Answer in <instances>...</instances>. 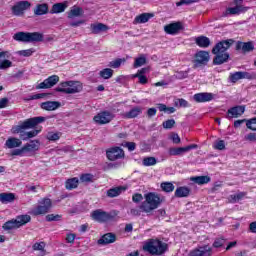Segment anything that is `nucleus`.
I'll list each match as a JSON object with an SVG mask.
<instances>
[{
	"instance_id": "obj_1",
	"label": "nucleus",
	"mask_w": 256,
	"mask_h": 256,
	"mask_svg": "<svg viewBox=\"0 0 256 256\" xmlns=\"http://www.w3.org/2000/svg\"><path fill=\"white\" fill-rule=\"evenodd\" d=\"M45 117L37 116L24 120L16 126H13L11 132L13 135H19V138L22 141H29V136H27L26 129H33V127H37L40 123H44Z\"/></svg>"
},
{
	"instance_id": "obj_2",
	"label": "nucleus",
	"mask_w": 256,
	"mask_h": 256,
	"mask_svg": "<svg viewBox=\"0 0 256 256\" xmlns=\"http://www.w3.org/2000/svg\"><path fill=\"white\" fill-rule=\"evenodd\" d=\"M142 249L152 256H163L169 251V244L158 238H150L144 242Z\"/></svg>"
},
{
	"instance_id": "obj_3",
	"label": "nucleus",
	"mask_w": 256,
	"mask_h": 256,
	"mask_svg": "<svg viewBox=\"0 0 256 256\" xmlns=\"http://www.w3.org/2000/svg\"><path fill=\"white\" fill-rule=\"evenodd\" d=\"M145 201L141 203L140 209L143 213H152L155 209H159L163 200L161 196L155 192H148L144 194Z\"/></svg>"
},
{
	"instance_id": "obj_4",
	"label": "nucleus",
	"mask_w": 256,
	"mask_h": 256,
	"mask_svg": "<svg viewBox=\"0 0 256 256\" xmlns=\"http://www.w3.org/2000/svg\"><path fill=\"white\" fill-rule=\"evenodd\" d=\"M27 223H31V216H29L28 214H22L16 216V218L5 222L2 228L4 229V231H11L13 229H19L20 227L27 225Z\"/></svg>"
},
{
	"instance_id": "obj_5",
	"label": "nucleus",
	"mask_w": 256,
	"mask_h": 256,
	"mask_svg": "<svg viewBox=\"0 0 256 256\" xmlns=\"http://www.w3.org/2000/svg\"><path fill=\"white\" fill-rule=\"evenodd\" d=\"M118 213L115 211L105 212L101 209H97L92 211L91 218L93 221H97V223H108V221H115Z\"/></svg>"
},
{
	"instance_id": "obj_6",
	"label": "nucleus",
	"mask_w": 256,
	"mask_h": 256,
	"mask_svg": "<svg viewBox=\"0 0 256 256\" xmlns=\"http://www.w3.org/2000/svg\"><path fill=\"white\" fill-rule=\"evenodd\" d=\"M53 207V202L49 198H43L39 205L32 209L31 215L39 217V215H47V212Z\"/></svg>"
},
{
	"instance_id": "obj_7",
	"label": "nucleus",
	"mask_w": 256,
	"mask_h": 256,
	"mask_svg": "<svg viewBox=\"0 0 256 256\" xmlns=\"http://www.w3.org/2000/svg\"><path fill=\"white\" fill-rule=\"evenodd\" d=\"M234 7L226 8L223 13L224 17H228V15H241V13H247L249 11V7L243 6V0H234Z\"/></svg>"
},
{
	"instance_id": "obj_8",
	"label": "nucleus",
	"mask_w": 256,
	"mask_h": 256,
	"mask_svg": "<svg viewBox=\"0 0 256 256\" xmlns=\"http://www.w3.org/2000/svg\"><path fill=\"white\" fill-rule=\"evenodd\" d=\"M198 148L199 145L197 144H190L184 147H170L168 149V155H170V157H181L182 155H185V153H189V151H192V149Z\"/></svg>"
},
{
	"instance_id": "obj_9",
	"label": "nucleus",
	"mask_w": 256,
	"mask_h": 256,
	"mask_svg": "<svg viewBox=\"0 0 256 256\" xmlns=\"http://www.w3.org/2000/svg\"><path fill=\"white\" fill-rule=\"evenodd\" d=\"M209 63V52L200 50L194 56V69L203 67Z\"/></svg>"
},
{
	"instance_id": "obj_10",
	"label": "nucleus",
	"mask_w": 256,
	"mask_h": 256,
	"mask_svg": "<svg viewBox=\"0 0 256 256\" xmlns=\"http://www.w3.org/2000/svg\"><path fill=\"white\" fill-rule=\"evenodd\" d=\"M106 157L109 161H117V159L125 157V152L121 147L115 146L106 151Z\"/></svg>"
},
{
	"instance_id": "obj_11",
	"label": "nucleus",
	"mask_w": 256,
	"mask_h": 256,
	"mask_svg": "<svg viewBox=\"0 0 256 256\" xmlns=\"http://www.w3.org/2000/svg\"><path fill=\"white\" fill-rule=\"evenodd\" d=\"M235 43L233 39L222 40L218 42L212 49V53H228V49H231V45Z\"/></svg>"
},
{
	"instance_id": "obj_12",
	"label": "nucleus",
	"mask_w": 256,
	"mask_h": 256,
	"mask_svg": "<svg viewBox=\"0 0 256 256\" xmlns=\"http://www.w3.org/2000/svg\"><path fill=\"white\" fill-rule=\"evenodd\" d=\"M243 113H245V105H236L227 110L226 119H239Z\"/></svg>"
},
{
	"instance_id": "obj_13",
	"label": "nucleus",
	"mask_w": 256,
	"mask_h": 256,
	"mask_svg": "<svg viewBox=\"0 0 256 256\" xmlns=\"http://www.w3.org/2000/svg\"><path fill=\"white\" fill-rule=\"evenodd\" d=\"M189 256H213V248L209 245L198 246L189 252Z\"/></svg>"
},
{
	"instance_id": "obj_14",
	"label": "nucleus",
	"mask_w": 256,
	"mask_h": 256,
	"mask_svg": "<svg viewBox=\"0 0 256 256\" xmlns=\"http://www.w3.org/2000/svg\"><path fill=\"white\" fill-rule=\"evenodd\" d=\"M31 7V2L29 1H19L14 6H12V13L16 17H19Z\"/></svg>"
},
{
	"instance_id": "obj_15",
	"label": "nucleus",
	"mask_w": 256,
	"mask_h": 256,
	"mask_svg": "<svg viewBox=\"0 0 256 256\" xmlns=\"http://www.w3.org/2000/svg\"><path fill=\"white\" fill-rule=\"evenodd\" d=\"M66 85H69V88L67 90H61L66 95H75V93H81L83 91V83L80 81L69 80V83H66Z\"/></svg>"
},
{
	"instance_id": "obj_16",
	"label": "nucleus",
	"mask_w": 256,
	"mask_h": 256,
	"mask_svg": "<svg viewBox=\"0 0 256 256\" xmlns=\"http://www.w3.org/2000/svg\"><path fill=\"white\" fill-rule=\"evenodd\" d=\"M59 82V76L52 75L46 78L43 82L36 86V89H51V87H55Z\"/></svg>"
},
{
	"instance_id": "obj_17",
	"label": "nucleus",
	"mask_w": 256,
	"mask_h": 256,
	"mask_svg": "<svg viewBox=\"0 0 256 256\" xmlns=\"http://www.w3.org/2000/svg\"><path fill=\"white\" fill-rule=\"evenodd\" d=\"M183 29V23L179 21L170 23L164 27V31L167 35H177V33H179V31H183Z\"/></svg>"
},
{
	"instance_id": "obj_18",
	"label": "nucleus",
	"mask_w": 256,
	"mask_h": 256,
	"mask_svg": "<svg viewBox=\"0 0 256 256\" xmlns=\"http://www.w3.org/2000/svg\"><path fill=\"white\" fill-rule=\"evenodd\" d=\"M236 51H242V53H251V51L255 50V44L253 41L243 42L237 41L236 42Z\"/></svg>"
},
{
	"instance_id": "obj_19",
	"label": "nucleus",
	"mask_w": 256,
	"mask_h": 256,
	"mask_svg": "<svg viewBox=\"0 0 256 256\" xmlns=\"http://www.w3.org/2000/svg\"><path fill=\"white\" fill-rule=\"evenodd\" d=\"M112 119L113 116L109 111H103L94 116L95 123H98L99 125H106V123H111Z\"/></svg>"
},
{
	"instance_id": "obj_20",
	"label": "nucleus",
	"mask_w": 256,
	"mask_h": 256,
	"mask_svg": "<svg viewBox=\"0 0 256 256\" xmlns=\"http://www.w3.org/2000/svg\"><path fill=\"white\" fill-rule=\"evenodd\" d=\"M214 97H215V95H213V93H209V92H201V93H197L193 96L194 101L196 103H209V101H213Z\"/></svg>"
},
{
	"instance_id": "obj_21",
	"label": "nucleus",
	"mask_w": 256,
	"mask_h": 256,
	"mask_svg": "<svg viewBox=\"0 0 256 256\" xmlns=\"http://www.w3.org/2000/svg\"><path fill=\"white\" fill-rule=\"evenodd\" d=\"M90 31L93 35H99V33H105V31H109V26L103 23H92L90 24Z\"/></svg>"
},
{
	"instance_id": "obj_22",
	"label": "nucleus",
	"mask_w": 256,
	"mask_h": 256,
	"mask_svg": "<svg viewBox=\"0 0 256 256\" xmlns=\"http://www.w3.org/2000/svg\"><path fill=\"white\" fill-rule=\"evenodd\" d=\"M117 241V235L114 233H106L99 240V245H110L111 243H115Z\"/></svg>"
},
{
	"instance_id": "obj_23",
	"label": "nucleus",
	"mask_w": 256,
	"mask_h": 256,
	"mask_svg": "<svg viewBox=\"0 0 256 256\" xmlns=\"http://www.w3.org/2000/svg\"><path fill=\"white\" fill-rule=\"evenodd\" d=\"M213 55H215L213 65H223V63H227L231 57L229 53H213Z\"/></svg>"
},
{
	"instance_id": "obj_24",
	"label": "nucleus",
	"mask_w": 256,
	"mask_h": 256,
	"mask_svg": "<svg viewBox=\"0 0 256 256\" xmlns=\"http://www.w3.org/2000/svg\"><path fill=\"white\" fill-rule=\"evenodd\" d=\"M153 17H155V14H153V13H142L135 17L133 24L139 25V24H143V23H148V21L150 19H153Z\"/></svg>"
},
{
	"instance_id": "obj_25",
	"label": "nucleus",
	"mask_w": 256,
	"mask_h": 256,
	"mask_svg": "<svg viewBox=\"0 0 256 256\" xmlns=\"http://www.w3.org/2000/svg\"><path fill=\"white\" fill-rule=\"evenodd\" d=\"M41 109L44 111H55L61 107V103L57 101H46L40 104Z\"/></svg>"
},
{
	"instance_id": "obj_26",
	"label": "nucleus",
	"mask_w": 256,
	"mask_h": 256,
	"mask_svg": "<svg viewBox=\"0 0 256 256\" xmlns=\"http://www.w3.org/2000/svg\"><path fill=\"white\" fill-rule=\"evenodd\" d=\"M51 10H49V4L48 3H40L37 4L34 8V15L42 16L47 15L50 13Z\"/></svg>"
},
{
	"instance_id": "obj_27",
	"label": "nucleus",
	"mask_w": 256,
	"mask_h": 256,
	"mask_svg": "<svg viewBox=\"0 0 256 256\" xmlns=\"http://www.w3.org/2000/svg\"><path fill=\"white\" fill-rule=\"evenodd\" d=\"M65 9H67V3H55L52 5V8L50 9V15H58L59 13H65Z\"/></svg>"
},
{
	"instance_id": "obj_28",
	"label": "nucleus",
	"mask_w": 256,
	"mask_h": 256,
	"mask_svg": "<svg viewBox=\"0 0 256 256\" xmlns=\"http://www.w3.org/2000/svg\"><path fill=\"white\" fill-rule=\"evenodd\" d=\"M123 191H127V187L117 186L114 188H110L109 190H107V197H110V199L119 197V195H121L123 193Z\"/></svg>"
},
{
	"instance_id": "obj_29",
	"label": "nucleus",
	"mask_w": 256,
	"mask_h": 256,
	"mask_svg": "<svg viewBox=\"0 0 256 256\" xmlns=\"http://www.w3.org/2000/svg\"><path fill=\"white\" fill-rule=\"evenodd\" d=\"M45 36L41 32H28V43H41Z\"/></svg>"
},
{
	"instance_id": "obj_30",
	"label": "nucleus",
	"mask_w": 256,
	"mask_h": 256,
	"mask_svg": "<svg viewBox=\"0 0 256 256\" xmlns=\"http://www.w3.org/2000/svg\"><path fill=\"white\" fill-rule=\"evenodd\" d=\"M15 201V194L11 192L0 193V203L7 205Z\"/></svg>"
},
{
	"instance_id": "obj_31",
	"label": "nucleus",
	"mask_w": 256,
	"mask_h": 256,
	"mask_svg": "<svg viewBox=\"0 0 256 256\" xmlns=\"http://www.w3.org/2000/svg\"><path fill=\"white\" fill-rule=\"evenodd\" d=\"M22 150H24V153L39 151V140H32L31 144L26 143L24 146H22Z\"/></svg>"
},
{
	"instance_id": "obj_32",
	"label": "nucleus",
	"mask_w": 256,
	"mask_h": 256,
	"mask_svg": "<svg viewBox=\"0 0 256 256\" xmlns=\"http://www.w3.org/2000/svg\"><path fill=\"white\" fill-rule=\"evenodd\" d=\"M5 145L6 147H8V149H15L17 147H21V145H23V142L19 138L10 137L6 140Z\"/></svg>"
},
{
	"instance_id": "obj_33",
	"label": "nucleus",
	"mask_w": 256,
	"mask_h": 256,
	"mask_svg": "<svg viewBox=\"0 0 256 256\" xmlns=\"http://www.w3.org/2000/svg\"><path fill=\"white\" fill-rule=\"evenodd\" d=\"M195 43L198 47L202 49H207L211 45V40L207 36H199L195 39Z\"/></svg>"
},
{
	"instance_id": "obj_34",
	"label": "nucleus",
	"mask_w": 256,
	"mask_h": 256,
	"mask_svg": "<svg viewBox=\"0 0 256 256\" xmlns=\"http://www.w3.org/2000/svg\"><path fill=\"white\" fill-rule=\"evenodd\" d=\"M191 194V189L187 186H180L175 190V197H178L179 199L183 197H187L188 195Z\"/></svg>"
},
{
	"instance_id": "obj_35",
	"label": "nucleus",
	"mask_w": 256,
	"mask_h": 256,
	"mask_svg": "<svg viewBox=\"0 0 256 256\" xmlns=\"http://www.w3.org/2000/svg\"><path fill=\"white\" fill-rule=\"evenodd\" d=\"M78 187L79 178L77 177L70 178L65 181V189H67V191H73V189H77Z\"/></svg>"
},
{
	"instance_id": "obj_36",
	"label": "nucleus",
	"mask_w": 256,
	"mask_h": 256,
	"mask_svg": "<svg viewBox=\"0 0 256 256\" xmlns=\"http://www.w3.org/2000/svg\"><path fill=\"white\" fill-rule=\"evenodd\" d=\"M190 180L196 183V185H207V183H211V177L209 176H194Z\"/></svg>"
},
{
	"instance_id": "obj_37",
	"label": "nucleus",
	"mask_w": 256,
	"mask_h": 256,
	"mask_svg": "<svg viewBox=\"0 0 256 256\" xmlns=\"http://www.w3.org/2000/svg\"><path fill=\"white\" fill-rule=\"evenodd\" d=\"M85 11H83V8L79 6H73V8L68 12V19H73V17H81Z\"/></svg>"
},
{
	"instance_id": "obj_38",
	"label": "nucleus",
	"mask_w": 256,
	"mask_h": 256,
	"mask_svg": "<svg viewBox=\"0 0 256 256\" xmlns=\"http://www.w3.org/2000/svg\"><path fill=\"white\" fill-rule=\"evenodd\" d=\"M14 41H18V43H28V32H16L13 35Z\"/></svg>"
},
{
	"instance_id": "obj_39",
	"label": "nucleus",
	"mask_w": 256,
	"mask_h": 256,
	"mask_svg": "<svg viewBox=\"0 0 256 256\" xmlns=\"http://www.w3.org/2000/svg\"><path fill=\"white\" fill-rule=\"evenodd\" d=\"M157 163V158L153 156H147L142 159V165L144 167H153Z\"/></svg>"
},
{
	"instance_id": "obj_40",
	"label": "nucleus",
	"mask_w": 256,
	"mask_h": 256,
	"mask_svg": "<svg viewBox=\"0 0 256 256\" xmlns=\"http://www.w3.org/2000/svg\"><path fill=\"white\" fill-rule=\"evenodd\" d=\"M160 187L164 193H173L175 191V185L171 182H162Z\"/></svg>"
},
{
	"instance_id": "obj_41",
	"label": "nucleus",
	"mask_w": 256,
	"mask_h": 256,
	"mask_svg": "<svg viewBox=\"0 0 256 256\" xmlns=\"http://www.w3.org/2000/svg\"><path fill=\"white\" fill-rule=\"evenodd\" d=\"M131 78L132 79H138L139 85H147V83H149V78H147L143 74H132Z\"/></svg>"
},
{
	"instance_id": "obj_42",
	"label": "nucleus",
	"mask_w": 256,
	"mask_h": 256,
	"mask_svg": "<svg viewBox=\"0 0 256 256\" xmlns=\"http://www.w3.org/2000/svg\"><path fill=\"white\" fill-rule=\"evenodd\" d=\"M95 176L91 173H84L80 175L81 183H93Z\"/></svg>"
},
{
	"instance_id": "obj_43",
	"label": "nucleus",
	"mask_w": 256,
	"mask_h": 256,
	"mask_svg": "<svg viewBox=\"0 0 256 256\" xmlns=\"http://www.w3.org/2000/svg\"><path fill=\"white\" fill-rule=\"evenodd\" d=\"M99 75L102 79H111V77H113V69L111 68L102 69L99 72Z\"/></svg>"
},
{
	"instance_id": "obj_44",
	"label": "nucleus",
	"mask_w": 256,
	"mask_h": 256,
	"mask_svg": "<svg viewBox=\"0 0 256 256\" xmlns=\"http://www.w3.org/2000/svg\"><path fill=\"white\" fill-rule=\"evenodd\" d=\"M247 196V192H239L238 194L230 195V203H237Z\"/></svg>"
},
{
	"instance_id": "obj_45",
	"label": "nucleus",
	"mask_w": 256,
	"mask_h": 256,
	"mask_svg": "<svg viewBox=\"0 0 256 256\" xmlns=\"http://www.w3.org/2000/svg\"><path fill=\"white\" fill-rule=\"evenodd\" d=\"M123 63H125V59L117 58L110 61L108 67H111L112 69H119Z\"/></svg>"
},
{
	"instance_id": "obj_46",
	"label": "nucleus",
	"mask_w": 256,
	"mask_h": 256,
	"mask_svg": "<svg viewBox=\"0 0 256 256\" xmlns=\"http://www.w3.org/2000/svg\"><path fill=\"white\" fill-rule=\"evenodd\" d=\"M229 79L231 83H237L240 79H243V71H238L230 74Z\"/></svg>"
},
{
	"instance_id": "obj_47",
	"label": "nucleus",
	"mask_w": 256,
	"mask_h": 256,
	"mask_svg": "<svg viewBox=\"0 0 256 256\" xmlns=\"http://www.w3.org/2000/svg\"><path fill=\"white\" fill-rule=\"evenodd\" d=\"M226 241L227 240L224 237L216 238L212 244V247H214V249H220V247L225 245Z\"/></svg>"
},
{
	"instance_id": "obj_48",
	"label": "nucleus",
	"mask_w": 256,
	"mask_h": 256,
	"mask_svg": "<svg viewBox=\"0 0 256 256\" xmlns=\"http://www.w3.org/2000/svg\"><path fill=\"white\" fill-rule=\"evenodd\" d=\"M145 63H147V58H145V56L136 58L134 61V69L143 67V65H145Z\"/></svg>"
},
{
	"instance_id": "obj_49",
	"label": "nucleus",
	"mask_w": 256,
	"mask_h": 256,
	"mask_svg": "<svg viewBox=\"0 0 256 256\" xmlns=\"http://www.w3.org/2000/svg\"><path fill=\"white\" fill-rule=\"evenodd\" d=\"M48 141H59L61 139V133L59 132H49L46 136Z\"/></svg>"
},
{
	"instance_id": "obj_50",
	"label": "nucleus",
	"mask_w": 256,
	"mask_h": 256,
	"mask_svg": "<svg viewBox=\"0 0 256 256\" xmlns=\"http://www.w3.org/2000/svg\"><path fill=\"white\" fill-rule=\"evenodd\" d=\"M67 83H69V81L60 82L59 86H57L54 89V91H56V93H65L64 91L69 89V85H67ZM62 90H64V91H62Z\"/></svg>"
},
{
	"instance_id": "obj_51",
	"label": "nucleus",
	"mask_w": 256,
	"mask_h": 256,
	"mask_svg": "<svg viewBox=\"0 0 256 256\" xmlns=\"http://www.w3.org/2000/svg\"><path fill=\"white\" fill-rule=\"evenodd\" d=\"M35 53V49L33 48H30V49H26V50H20L18 52V54L21 56V57H31V55H33Z\"/></svg>"
},
{
	"instance_id": "obj_52",
	"label": "nucleus",
	"mask_w": 256,
	"mask_h": 256,
	"mask_svg": "<svg viewBox=\"0 0 256 256\" xmlns=\"http://www.w3.org/2000/svg\"><path fill=\"white\" fill-rule=\"evenodd\" d=\"M142 110L139 107L133 108L129 111V118L133 119L135 117H138V115H141Z\"/></svg>"
},
{
	"instance_id": "obj_53",
	"label": "nucleus",
	"mask_w": 256,
	"mask_h": 256,
	"mask_svg": "<svg viewBox=\"0 0 256 256\" xmlns=\"http://www.w3.org/2000/svg\"><path fill=\"white\" fill-rule=\"evenodd\" d=\"M164 129H173L175 127V119H168L162 123Z\"/></svg>"
},
{
	"instance_id": "obj_54",
	"label": "nucleus",
	"mask_w": 256,
	"mask_h": 256,
	"mask_svg": "<svg viewBox=\"0 0 256 256\" xmlns=\"http://www.w3.org/2000/svg\"><path fill=\"white\" fill-rule=\"evenodd\" d=\"M247 129L250 131H256V118H252L246 122Z\"/></svg>"
},
{
	"instance_id": "obj_55",
	"label": "nucleus",
	"mask_w": 256,
	"mask_h": 256,
	"mask_svg": "<svg viewBox=\"0 0 256 256\" xmlns=\"http://www.w3.org/2000/svg\"><path fill=\"white\" fill-rule=\"evenodd\" d=\"M63 216L59 215V214H48L46 216V221L51 222V221H61V218Z\"/></svg>"
},
{
	"instance_id": "obj_56",
	"label": "nucleus",
	"mask_w": 256,
	"mask_h": 256,
	"mask_svg": "<svg viewBox=\"0 0 256 256\" xmlns=\"http://www.w3.org/2000/svg\"><path fill=\"white\" fill-rule=\"evenodd\" d=\"M34 251H45V242H36L32 246Z\"/></svg>"
},
{
	"instance_id": "obj_57",
	"label": "nucleus",
	"mask_w": 256,
	"mask_h": 256,
	"mask_svg": "<svg viewBox=\"0 0 256 256\" xmlns=\"http://www.w3.org/2000/svg\"><path fill=\"white\" fill-rule=\"evenodd\" d=\"M43 97H47V94L38 93V94H34V95L29 96V98H27L26 101H35L37 99H43Z\"/></svg>"
},
{
	"instance_id": "obj_58",
	"label": "nucleus",
	"mask_w": 256,
	"mask_h": 256,
	"mask_svg": "<svg viewBox=\"0 0 256 256\" xmlns=\"http://www.w3.org/2000/svg\"><path fill=\"white\" fill-rule=\"evenodd\" d=\"M214 149H217L218 151H223L225 150V140H218L214 144Z\"/></svg>"
},
{
	"instance_id": "obj_59",
	"label": "nucleus",
	"mask_w": 256,
	"mask_h": 256,
	"mask_svg": "<svg viewBox=\"0 0 256 256\" xmlns=\"http://www.w3.org/2000/svg\"><path fill=\"white\" fill-rule=\"evenodd\" d=\"M242 79H248V81H253V79H256V75L255 73L242 72Z\"/></svg>"
},
{
	"instance_id": "obj_60",
	"label": "nucleus",
	"mask_w": 256,
	"mask_h": 256,
	"mask_svg": "<svg viewBox=\"0 0 256 256\" xmlns=\"http://www.w3.org/2000/svg\"><path fill=\"white\" fill-rule=\"evenodd\" d=\"M192 3H199V0H180L176 5L181 7V5H191Z\"/></svg>"
},
{
	"instance_id": "obj_61",
	"label": "nucleus",
	"mask_w": 256,
	"mask_h": 256,
	"mask_svg": "<svg viewBox=\"0 0 256 256\" xmlns=\"http://www.w3.org/2000/svg\"><path fill=\"white\" fill-rule=\"evenodd\" d=\"M9 67H13V62H11V60H3L0 63V69H9Z\"/></svg>"
},
{
	"instance_id": "obj_62",
	"label": "nucleus",
	"mask_w": 256,
	"mask_h": 256,
	"mask_svg": "<svg viewBox=\"0 0 256 256\" xmlns=\"http://www.w3.org/2000/svg\"><path fill=\"white\" fill-rule=\"evenodd\" d=\"M23 153H25V150H23V147L20 149H15L11 152L12 157H23Z\"/></svg>"
},
{
	"instance_id": "obj_63",
	"label": "nucleus",
	"mask_w": 256,
	"mask_h": 256,
	"mask_svg": "<svg viewBox=\"0 0 256 256\" xmlns=\"http://www.w3.org/2000/svg\"><path fill=\"white\" fill-rule=\"evenodd\" d=\"M132 201L134 203H141L143 201V194L136 193L132 196Z\"/></svg>"
},
{
	"instance_id": "obj_64",
	"label": "nucleus",
	"mask_w": 256,
	"mask_h": 256,
	"mask_svg": "<svg viewBox=\"0 0 256 256\" xmlns=\"http://www.w3.org/2000/svg\"><path fill=\"white\" fill-rule=\"evenodd\" d=\"M77 237V235L73 234V233H69L66 235V241L67 243H75V238Z\"/></svg>"
}]
</instances>
